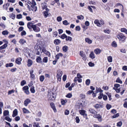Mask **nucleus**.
Returning <instances> with one entry per match:
<instances>
[{"mask_svg": "<svg viewBox=\"0 0 127 127\" xmlns=\"http://www.w3.org/2000/svg\"><path fill=\"white\" fill-rule=\"evenodd\" d=\"M117 37L120 41L124 42L126 39V37L122 33H119L117 36Z\"/></svg>", "mask_w": 127, "mask_h": 127, "instance_id": "f257e3e1", "label": "nucleus"}, {"mask_svg": "<svg viewBox=\"0 0 127 127\" xmlns=\"http://www.w3.org/2000/svg\"><path fill=\"white\" fill-rule=\"evenodd\" d=\"M3 41L5 43L2 46L0 47V50L4 49L6 48L8 46V42L7 41L6 39H3Z\"/></svg>", "mask_w": 127, "mask_h": 127, "instance_id": "f03ea898", "label": "nucleus"}, {"mask_svg": "<svg viewBox=\"0 0 127 127\" xmlns=\"http://www.w3.org/2000/svg\"><path fill=\"white\" fill-rule=\"evenodd\" d=\"M62 74L63 73L62 71L60 70H59L58 71V73L57 76L58 80L59 81H60L61 80V76Z\"/></svg>", "mask_w": 127, "mask_h": 127, "instance_id": "7ed1b4c3", "label": "nucleus"}, {"mask_svg": "<svg viewBox=\"0 0 127 127\" xmlns=\"http://www.w3.org/2000/svg\"><path fill=\"white\" fill-rule=\"evenodd\" d=\"M33 72L34 71L32 69H31L30 71V74L31 79L32 80H34L35 79V76L33 74Z\"/></svg>", "mask_w": 127, "mask_h": 127, "instance_id": "20e7f679", "label": "nucleus"}, {"mask_svg": "<svg viewBox=\"0 0 127 127\" xmlns=\"http://www.w3.org/2000/svg\"><path fill=\"white\" fill-rule=\"evenodd\" d=\"M93 117L95 118H97L99 122H101L102 121V118L101 116L99 114H94Z\"/></svg>", "mask_w": 127, "mask_h": 127, "instance_id": "39448f33", "label": "nucleus"}, {"mask_svg": "<svg viewBox=\"0 0 127 127\" xmlns=\"http://www.w3.org/2000/svg\"><path fill=\"white\" fill-rule=\"evenodd\" d=\"M34 31L37 32L40 31V28L36 26V25H34L33 26L32 28Z\"/></svg>", "mask_w": 127, "mask_h": 127, "instance_id": "423d86ee", "label": "nucleus"}, {"mask_svg": "<svg viewBox=\"0 0 127 127\" xmlns=\"http://www.w3.org/2000/svg\"><path fill=\"white\" fill-rule=\"evenodd\" d=\"M79 112L81 115H83L84 117H87V114L85 113V111L83 110H80L79 111Z\"/></svg>", "mask_w": 127, "mask_h": 127, "instance_id": "0eeeda50", "label": "nucleus"}, {"mask_svg": "<svg viewBox=\"0 0 127 127\" xmlns=\"http://www.w3.org/2000/svg\"><path fill=\"white\" fill-rule=\"evenodd\" d=\"M50 105L51 108L53 110L54 112H57V110L53 102L51 103H50Z\"/></svg>", "mask_w": 127, "mask_h": 127, "instance_id": "6e6552de", "label": "nucleus"}, {"mask_svg": "<svg viewBox=\"0 0 127 127\" xmlns=\"http://www.w3.org/2000/svg\"><path fill=\"white\" fill-rule=\"evenodd\" d=\"M22 61V59L21 58L19 57L17 58L15 61L16 64H21V61Z\"/></svg>", "mask_w": 127, "mask_h": 127, "instance_id": "1a4fd4ad", "label": "nucleus"}, {"mask_svg": "<svg viewBox=\"0 0 127 127\" xmlns=\"http://www.w3.org/2000/svg\"><path fill=\"white\" fill-rule=\"evenodd\" d=\"M89 111L90 113L94 114H96L97 113V112L95 110L92 108H89Z\"/></svg>", "mask_w": 127, "mask_h": 127, "instance_id": "9d476101", "label": "nucleus"}, {"mask_svg": "<svg viewBox=\"0 0 127 127\" xmlns=\"http://www.w3.org/2000/svg\"><path fill=\"white\" fill-rule=\"evenodd\" d=\"M31 102V100L29 99H27L24 101V105L26 106H27L29 104V103H30Z\"/></svg>", "mask_w": 127, "mask_h": 127, "instance_id": "9b49d317", "label": "nucleus"}, {"mask_svg": "<svg viewBox=\"0 0 127 127\" xmlns=\"http://www.w3.org/2000/svg\"><path fill=\"white\" fill-rule=\"evenodd\" d=\"M34 25L32 24L30 22H28L27 24V27L29 29H30L32 28L33 26Z\"/></svg>", "mask_w": 127, "mask_h": 127, "instance_id": "f8f14e48", "label": "nucleus"}, {"mask_svg": "<svg viewBox=\"0 0 127 127\" xmlns=\"http://www.w3.org/2000/svg\"><path fill=\"white\" fill-rule=\"evenodd\" d=\"M83 53V51H81L80 52V55L83 58V60H86L87 59L85 55Z\"/></svg>", "mask_w": 127, "mask_h": 127, "instance_id": "ddd939ff", "label": "nucleus"}, {"mask_svg": "<svg viewBox=\"0 0 127 127\" xmlns=\"http://www.w3.org/2000/svg\"><path fill=\"white\" fill-rule=\"evenodd\" d=\"M31 9L33 11H36L37 10V7L35 6L31 5Z\"/></svg>", "mask_w": 127, "mask_h": 127, "instance_id": "4468645a", "label": "nucleus"}, {"mask_svg": "<svg viewBox=\"0 0 127 127\" xmlns=\"http://www.w3.org/2000/svg\"><path fill=\"white\" fill-rule=\"evenodd\" d=\"M85 41L86 42L89 44H91L92 42V40L88 38H85Z\"/></svg>", "mask_w": 127, "mask_h": 127, "instance_id": "2eb2a0df", "label": "nucleus"}, {"mask_svg": "<svg viewBox=\"0 0 127 127\" xmlns=\"http://www.w3.org/2000/svg\"><path fill=\"white\" fill-rule=\"evenodd\" d=\"M27 65L29 67L31 66L32 64V62L30 59H28L27 61Z\"/></svg>", "mask_w": 127, "mask_h": 127, "instance_id": "dca6fc26", "label": "nucleus"}, {"mask_svg": "<svg viewBox=\"0 0 127 127\" xmlns=\"http://www.w3.org/2000/svg\"><path fill=\"white\" fill-rule=\"evenodd\" d=\"M18 114V112L17 110L16 109H15L13 111V114L12 116L13 117H14L16 116Z\"/></svg>", "mask_w": 127, "mask_h": 127, "instance_id": "f3484780", "label": "nucleus"}, {"mask_svg": "<svg viewBox=\"0 0 127 127\" xmlns=\"http://www.w3.org/2000/svg\"><path fill=\"white\" fill-rule=\"evenodd\" d=\"M94 23L97 25V26L99 27H101V25L99 22V21L97 19H96L94 21Z\"/></svg>", "mask_w": 127, "mask_h": 127, "instance_id": "a211bd4d", "label": "nucleus"}, {"mask_svg": "<svg viewBox=\"0 0 127 127\" xmlns=\"http://www.w3.org/2000/svg\"><path fill=\"white\" fill-rule=\"evenodd\" d=\"M101 52V50L98 48L94 50L95 53L96 54H99Z\"/></svg>", "mask_w": 127, "mask_h": 127, "instance_id": "6ab92c4d", "label": "nucleus"}, {"mask_svg": "<svg viewBox=\"0 0 127 127\" xmlns=\"http://www.w3.org/2000/svg\"><path fill=\"white\" fill-rule=\"evenodd\" d=\"M94 106L95 108L97 109L102 107V105L100 104H97L94 105Z\"/></svg>", "mask_w": 127, "mask_h": 127, "instance_id": "aec40b11", "label": "nucleus"}, {"mask_svg": "<svg viewBox=\"0 0 127 127\" xmlns=\"http://www.w3.org/2000/svg\"><path fill=\"white\" fill-rule=\"evenodd\" d=\"M61 42V40L59 39H55L54 41V43L56 45L59 44Z\"/></svg>", "mask_w": 127, "mask_h": 127, "instance_id": "412c9836", "label": "nucleus"}, {"mask_svg": "<svg viewBox=\"0 0 127 127\" xmlns=\"http://www.w3.org/2000/svg\"><path fill=\"white\" fill-rule=\"evenodd\" d=\"M63 56V54L61 53H59L56 55L55 56L57 60L59 59L60 57H62Z\"/></svg>", "mask_w": 127, "mask_h": 127, "instance_id": "4be33fe9", "label": "nucleus"}, {"mask_svg": "<svg viewBox=\"0 0 127 127\" xmlns=\"http://www.w3.org/2000/svg\"><path fill=\"white\" fill-rule=\"evenodd\" d=\"M3 114L4 116H6L9 115V112L8 110H5L3 111Z\"/></svg>", "mask_w": 127, "mask_h": 127, "instance_id": "5701e85b", "label": "nucleus"}, {"mask_svg": "<svg viewBox=\"0 0 127 127\" xmlns=\"http://www.w3.org/2000/svg\"><path fill=\"white\" fill-rule=\"evenodd\" d=\"M19 42L21 44H23L26 42V41L25 40L21 39L19 41Z\"/></svg>", "mask_w": 127, "mask_h": 127, "instance_id": "b1692460", "label": "nucleus"}, {"mask_svg": "<svg viewBox=\"0 0 127 127\" xmlns=\"http://www.w3.org/2000/svg\"><path fill=\"white\" fill-rule=\"evenodd\" d=\"M102 92L103 91L101 90V89L100 88H98L97 87H96V93H97L98 92L101 93V92Z\"/></svg>", "mask_w": 127, "mask_h": 127, "instance_id": "393cba45", "label": "nucleus"}, {"mask_svg": "<svg viewBox=\"0 0 127 127\" xmlns=\"http://www.w3.org/2000/svg\"><path fill=\"white\" fill-rule=\"evenodd\" d=\"M30 90L31 93H34L35 92L34 87L33 86H32L30 88Z\"/></svg>", "mask_w": 127, "mask_h": 127, "instance_id": "a878e982", "label": "nucleus"}, {"mask_svg": "<svg viewBox=\"0 0 127 127\" xmlns=\"http://www.w3.org/2000/svg\"><path fill=\"white\" fill-rule=\"evenodd\" d=\"M121 31L122 32H124L127 34V30L126 28H121Z\"/></svg>", "mask_w": 127, "mask_h": 127, "instance_id": "bb28decb", "label": "nucleus"}, {"mask_svg": "<svg viewBox=\"0 0 127 127\" xmlns=\"http://www.w3.org/2000/svg\"><path fill=\"white\" fill-rule=\"evenodd\" d=\"M90 56L92 59H93L95 58L94 54L93 52H91V53L90 54Z\"/></svg>", "mask_w": 127, "mask_h": 127, "instance_id": "cd10ccee", "label": "nucleus"}, {"mask_svg": "<svg viewBox=\"0 0 127 127\" xmlns=\"http://www.w3.org/2000/svg\"><path fill=\"white\" fill-rule=\"evenodd\" d=\"M36 62L38 63H40L42 62V59L40 57H38L36 59Z\"/></svg>", "mask_w": 127, "mask_h": 127, "instance_id": "c85d7f7f", "label": "nucleus"}, {"mask_svg": "<svg viewBox=\"0 0 127 127\" xmlns=\"http://www.w3.org/2000/svg\"><path fill=\"white\" fill-rule=\"evenodd\" d=\"M23 113H30L29 110H28L27 109L25 108L23 109Z\"/></svg>", "mask_w": 127, "mask_h": 127, "instance_id": "c756f323", "label": "nucleus"}, {"mask_svg": "<svg viewBox=\"0 0 127 127\" xmlns=\"http://www.w3.org/2000/svg\"><path fill=\"white\" fill-rule=\"evenodd\" d=\"M112 47H116L117 46V44L116 42L115 41H113L112 43Z\"/></svg>", "mask_w": 127, "mask_h": 127, "instance_id": "7c9ffc66", "label": "nucleus"}, {"mask_svg": "<svg viewBox=\"0 0 127 127\" xmlns=\"http://www.w3.org/2000/svg\"><path fill=\"white\" fill-rule=\"evenodd\" d=\"M67 102V100H64L63 99L61 100V103L62 105H64L65 103Z\"/></svg>", "mask_w": 127, "mask_h": 127, "instance_id": "2f4dec72", "label": "nucleus"}, {"mask_svg": "<svg viewBox=\"0 0 127 127\" xmlns=\"http://www.w3.org/2000/svg\"><path fill=\"white\" fill-rule=\"evenodd\" d=\"M33 126L34 127H40L38 123H36V122H34L33 123Z\"/></svg>", "mask_w": 127, "mask_h": 127, "instance_id": "473e14b6", "label": "nucleus"}, {"mask_svg": "<svg viewBox=\"0 0 127 127\" xmlns=\"http://www.w3.org/2000/svg\"><path fill=\"white\" fill-rule=\"evenodd\" d=\"M5 119L9 122H11L12 121L11 119L9 117L6 116L5 117Z\"/></svg>", "mask_w": 127, "mask_h": 127, "instance_id": "72a5a7b5", "label": "nucleus"}, {"mask_svg": "<svg viewBox=\"0 0 127 127\" xmlns=\"http://www.w3.org/2000/svg\"><path fill=\"white\" fill-rule=\"evenodd\" d=\"M6 67H8L9 66L10 67H11L13 66V64L12 63H11L9 64H7L5 65Z\"/></svg>", "mask_w": 127, "mask_h": 127, "instance_id": "f704fd0d", "label": "nucleus"}, {"mask_svg": "<svg viewBox=\"0 0 127 127\" xmlns=\"http://www.w3.org/2000/svg\"><path fill=\"white\" fill-rule=\"evenodd\" d=\"M68 50V47L66 46H64L63 48V51L66 52Z\"/></svg>", "mask_w": 127, "mask_h": 127, "instance_id": "c9c22d12", "label": "nucleus"}, {"mask_svg": "<svg viewBox=\"0 0 127 127\" xmlns=\"http://www.w3.org/2000/svg\"><path fill=\"white\" fill-rule=\"evenodd\" d=\"M45 79V77L43 75L41 76L40 77L39 79L40 81L42 82Z\"/></svg>", "mask_w": 127, "mask_h": 127, "instance_id": "e433bc0d", "label": "nucleus"}, {"mask_svg": "<svg viewBox=\"0 0 127 127\" xmlns=\"http://www.w3.org/2000/svg\"><path fill=\"white\" fill-rule=\"evenodd\" d=\"M2 34L4 35H7L8 34L9 32L5 30L3 31L2 32Z\"/></svg>", "mask_w": 127, "mask_h": 127, "instance_id": "4c0bfd02", "label": "nucleus"}, {"mask_svg": "<svg viewBox=\"0 0 127 127\" xmlns=\"http://www.w3.org/2000/svg\"><path fill=\"white\" fill-rule=\"evenodd\" d=\"M119 115V113H117L116 114L114 115L113 116H111V118L112 119L116 118L118 117Z\"/></svg>", "mask_w": 127, "mask_h": 127, "instance_id": "58836bf2", "label": "nucleus"}, {"mask_svg": "<svg viewBox=\"0 0 127 127\" xmlns=\"http://www.w3.org/2000/svg\"><path fill=\"white\" fill-rule=\"evenodd\" d=\"M77 17L78 19L80 20H81V19L83 20L84 18V16L81 15H80V16H77Z\"/></svg>", "mask_w": 127, "mask_h": 127, "instance_id": "ea45409f", "label": "nucleus"}, {"mask_svg": "<svg viewBox=\"0 0 127 127\" xmlns=\"http://www.w3.org/2000/svg\"><path fill=\"white\" fill-rule=\"evenodd\" d=\"M112 57L111 56H109L107 58L109 62H112Z\"/></svg>", "mask_w": 127, "mask_h": 127, "instance_id": "a19ab883", "label": "nucleus"}, {"mask_svg": "<svg viewBox=\"0 0 127 127\" xmlns=\"http://www.w3.org/2000/svg\"><path fill=\"white\" fill-rule=\"evenodd\" d=\"M63 23L65 25H67L69 24V23L66 20H65L63 21Z\"/></svg>", "mask_w": 127, "mask_h": 127, "instance_id": "79ce46f5", "label": "nucleus"}, {"mask_svg": "<svg viewBox=\"0 0 127 127\" xmlns=\"http://www.w3.org/2000/svg\"><path fill=\"white\" fill-rule=\"evenodd\" d=\"M0 26L4 29H5L6 28V26L2 22L0 23Z\"/></svg>", "mask_w": 127, "mask_h": 127, "instance_id": "37998d69", "label": "nucleus"}, {"mask_svg": "<svg viewBox=\"0 0 127 127\" xmlns=\"http://www.w3.org/2000/svg\"><path fill=\"white\" fill-rule=\"evenodd\" d=\"M67 37V36L65 34H63L61 36V38L63 39H64L65 38Z\"/></svg>", "mask_w": 127, "mask_h": 127, "instance_id": "c03bdc74", "label": "nucleus"}, {"mask_svg": "<svg viewBox=\"0 0 127 127\" xmlns=\"http://www.w3.org/2000/svg\"><path fill=\"white\" fill-rule=\"evenodd\" d=\"M48 61V58L46 57H45L43 59V62L44 63H47Z\"/></svg>", "mask_w": 127, "mask_h": 127, "instance_id": "a18cd8bd", "label": "nucleus"}, {"mask_svg": "<svg viewBox=\"0 0 127 127\" xmlns=\"http://www.w3.org/2000/svg\"><path fill=\"white\" fill-rule=\"evenodd\" d=\"M113 89L115 90L116 91V92L117 93H119L120 92V89H117L115 88V87H114L113 88Z\"/></svg>", "mask_w": 127, "mask_h": 127, "instance_id": "49530a36", "label": "nucleus"}, {"mask_svg": "<svg viewBox=\"0 0 127 127\" xmlns=\"http://www.w3.org/2000/svg\"><path fill=\"white\" fill-rule=\"evenodd\" d=\"M90 79H87L86 81V84L87 85H89L90 83Z\"/></svg>", "mask_w": 127, "mask_h": 127, "instance_id": "de8ad7c7", "label": "nucleus"}, {"mask_svg": "<svg viewBox=\"0 0 127 127\" xmlns=\"http://www.w3.org/2000/svg\"><path fill=\"white\" fill-rule=\"evenodd\" d=\"M72 39V38L70 36H68L66 38V41H71Z\"/></svg>", "mask_w": 127, "mask_h": 127, "instance_id": "09e8293b", "label": "nucleus"}, {"mask_svg": "<svg viewBox=\"0 0 127 127\" xmlns=\"http://www.w3.org/2000/svg\"><path fill=\"white\" fill-rule=\"evenodd\" d=\"M116 82L117 83H120L121 84H122V81L121 79H120L119 78H118L117 79L116 81Z\"/></svg>", "mask_w": 127, "mask_h": 127, "instance_id": "8fccbe9b", "label": "nucleus"}, {"mask_svg": "<svg viewBox=\"0 0 127 127\" xmlns=\"http://www.w3.org/2000/svg\"><path fill=\"white\" fill-rule=\"evenodd\" d=\"M62 20V18L61 16H58L57 18V20L58 22L61 21Z\"/></svg>", "mask_w": 127, "mask_h": 127, "instance_id": "3c124183", "label": "nucleus"}, {"mask_svg": "<svg viewBox=\"0 0 127 127\" xmlns=\"http://www.w3.org/2000/svg\"><path fill=\"white\" fill-rule=\"evenodd\" d=\"M72 96V95L71 94L69 93L66 96L68 98H70Z\"/></svg>", "mask_w": 127, "mask_h": 127, "instance_id": "603ef678", "label": "nucleus"}, {"mask_svg": "<svg viewBox=\"0 0 127 127\" xmlns=\"http://www.w3.org/2000/svg\"><path fill=\"white\" fill-rule=\"evenodd\" d=\"M26 82L24 80H22L21 81V85L22 86H24L25 84H26Z\"/></svg>", "mask_w": 127, "mask_h": 127, "instance_id": "864d4df0", "label": "nucleus"}, {"mask_svg": "<svg viewBox=\"0 0 127 127\" xmlns=\"http://www.w3.org/2000/svg\"><path fill=\"white\" fill-rule=\"evenodd\" d=\"M53 36L56 37L58 35V33L57 31L54 32L53 33Z\"/></svg>", "mask_w": 127, "mask_h": 127, "instance_id": "5fc2aeb1", "label": "nucleus"}, {"mask_svg": "<svg viewBox=\"0 0 127 127\" xmlns=\"http://www.w3.org/2000/svg\"><path fill=\"white\" fill-rule=\"evenodd\" d=\"M10 17H11L13 19H14L15 17V15L13 14L12 13L11 15H10Z\"/></svg>", "mask_w": 127, "mask_h": 127, "instance_id": "6e6d98bb", "label": "nucleus"}, {"mask_svg": "<svg viewBox=\"0 0 127 127\" xmlns=\"http://www.w3.org/2000/svg\"><path fill=\"white\" fill-rule=\"evenodd\" d=\"M122 125V122L121 121L117 123V126L119 127H121Z\"/></svg>", "mask_w": 127, "mask_h": 127, "instance_id": "4d7b16f0", "label": "nucleus"}, {"mask_svg": "<svg viewBox=\"0 0 127 127\" xmlns=\"http://www.w3.org/2000/svg\"><path fill=\"white\" fill-rule=\"evenodd\" d=\"M18 19H20L22 18V16L21 14H20L19 15H17L16 17Z\"/></svg>", "mask_w": 127, "mask_h": 127, "instance_id": "13d9d810", "label": "nucleus"}, {"mask_svg": "<svg viewBox=\"0 0 127 127\" xmlns=\"http://www.w3.org/2000/svg\"><path fill=\"white\" fill-rule=\"evenodd\" d=\"M23 89L24 91L27 89H29V88L28 86H24L23 88Z\"/></svg>", "mask_w": 127, "mask_h": 127, "instance_id": "bf43d9fd", "label": "nucleus"}, {"mask_svg": "<svg viewBox=\"0 0 127 127\" xmlns=\"http://www.w3.org/2000/svg\"><path fill=\"white\" fill-rule=\"evenodd\" d=\"M106 107L108 110H109L111 107V106L110 104H107L106 105Z\"/></svg>", "mask_w": 127, "mask_h": 127, "instance_id": "052dcab7", "label": "nucleus"}, {"mask_svg": "<svg viewBox=\"0 0 127 127\" xmlns=\"http://www.w3.org/2000/svg\"><path fill=\"white\" fill-rule=\"evenodd\" d=\"M103 96V94L102 93H101L98 96L99 99H101Z\"/></svg>", "mask_w": 127, "mask_h": 127, "instance_id": "680f3d73", "label": "nucleus"}, {"mask_svg": "<svg viewBox=\"0 0 127 127\" xmlns=\"http://www.w3.org/2000/svg\"><path fill=\"white\" fill-rule=\"evenodd\" d=\"M80 30V28L79 26H77L76 27L75 30L78 31H79Z\"/></svg>", "mask_w": 127, "mask_h": 127, "instance_id": "e2e57ef3", "label": "nucleus"}, {"mask_svg": "<svg viewBox=\"0 0 127 127\" xmlns=\"http://www.w3.org/2000/svg\"><path fill=\"white\" fill-rule=\"evenodd\" d=\"M45 54L47 55L48 57H50L51 56V54L50 52L47 51L45 53Z\"/></svg>", "mask_w": 127, "mask_h": 127, "instance_id": "0e129e2a", "label": "nucleus"}, {"mask_svg": "<svg viewBox=\"0 0 127 127\" xmlns=\"http://www.w3.org/2000/svg\"><path fill=\"white\" fill-rule=\"evenodd\" d=\"M69 111L67 109L64 112L65 114L66 115H67L69 114Z\"/></svg>", "mask_w": 127, "mask_h": 127, "instance_id": "69168bd1", "label": "nucleus"}, {"mask_svg": "<svg viewBox=\"0 0 127 127\" xmlns=\"http://www.w3.org/2000/svg\"><path fill=\"white\" fill-rule=\"evenodd\" d=\"M91 67H93L94 66V64L92 62H90L88 64Z\"/></svg>", "mask_w": 127, "mask_h": 127, "instance_id": "338daca9", "label": "nucleus"}, {"mask_svg": "<svg viewBox=\"0 0 127 127\" xmlns=\"http://www.w3.org/2000/svg\"><path fill=\"white\" fill-rule=\"evenodd\" d=\"M26 33L25 31H23L21 32V34L22 36L25 35L26 34Z\"/></svg>", "mask_w": 127, "mask_h": 127, "instance_id": "774afa93", "label": "nucleus"}]
</instances>
